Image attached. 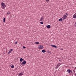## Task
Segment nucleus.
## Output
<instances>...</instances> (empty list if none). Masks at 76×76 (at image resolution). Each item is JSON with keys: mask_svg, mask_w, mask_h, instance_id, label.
Instances as JSON below:
<instances>
[{"mask_svg": "<svg viewBox=\"0 0 76 76\" xmlns=\"http://www.w3.org/2000/svg\"><path fill=\"white\" fill-rule=\"evenodd\" d=\"M44 18V16H42L40 20V21H43Z\"/></svg>", "mask_w": 76, "mask_h": 76, "instance_id": "nucleus-4", "label": "nucleus"}, {"mask_svg": "<svg viewBox=\"0 0 76 76\" xmlns=\"http://www.w3.org/2000/svg\"><path fill=\"white\" fill-rule=\"evenodd\" d=\"M10 51H13V49H10Z\"/></svg>", "mask_w": 76, "mask_h": 76, "instance_id": "nucleus-23", "label": "nucleus"}, {"mask_svg": "<svg viewBox=\"0 0 76 76\" xmlns=\"http://www.w3.org/2000/svg\"><path fill=\"white\" fill-rule=\"evenodd\" d=\"M15 44H18V42H15Z\"/></svg>", "mask_w": 76, "mask_h": 76, "instance_id": "nucleus-22", "label": "nucleus"}, {"mask_svg": "<svg viewBox=\"0 0 76 76\" xmlns=\"http://www.w3.org/2000/svg\"><path fill=\"white\" fill-rule=\"evenodd\" d=\"M1 7L2 9H5V7H6V4L4 3L3 2L1 3Z\"/></svg>", "mask_w": 76, "mask_h": 76, "instance_id": "nucleus-1", "label": "nucleus"}, {"mask_svg": "<svg viewBox=\"0 0 76 76\" xmlns=\"http://www.w3.org/2000/svg\"><path fill=\"white\" fill-rule=\"evenodd\" d=\"M71 73H72V71H71Z\"/></svg>", "mask_w": 76, "mask_h": 76, "instance_id": "nucleus-29", "label": "nucleus"}, {"mask_svg": "<svg viewBox=\"0 0 76 76\" xmlns=\"http://www.w3.org/2000/svg\"><path fill=\"white\" fill-rule=\"evenodd\" d=\"M39 43V42H35L34 43L35 44H38Z\"/></svg>", "mask_w": 76, "mask_h": 76, "instance_id": "nucleus-13", "label": "nucleus"}, {"mask_svg": "<svg viewBox=\"0 0 76 76\" xmlns=\"http://www.w3.org/2000/svg\"><path fill=\"white\" fill-rule=\"evenodd\" d=\"M23 75V73L22 72L20 73V74L18 75L19 76H22Z\"/></svg>", "mask_w": 76, "mask_h": 76, "instance_id": "nucleus-7", "label": "nucleus"}, {"mask_svg": "<svg viewBox=\"0 0 76 76\" xmlns=\"http://www.w3.org/2000/svg\"><path fill=\"white\" fill-rule=\"evenodd\" d=\"M46 27H47V28H48V26H46Z\"/></svg>", "mask_w": 76, "mask_h": 76, "instance_id": "nucleus-28", "label": "nucleus"}, {"mask_svg": "<svg viewBox=\"0 0 76 76\" xmlns=\"http://www.w3.org/2000/svg\"><path fill=\"white\" fill-rule=\"evenodd\" d=\"M73 18L74 19L76 18V13L73 16Z\"/></svg>", "mask_w": 76, "mask_h": 76, "instance_id": "nucleus-5", "label": "nucleus"}, {"mask_svg": "<svg viewBox=\"0 0 76 76\" xmlns=\"http://www.w3.org/2000/svg\"><path fill=\"white\" fill-rule=\"evenodd\" d=\"M58 20L59 21H60V22H61L62 21L63 19H62V18H61L60 19H59Z\"/></svg>", "mask_w": 76, "mask_h": 76, "instance_id": "nucleus-11", "label": "nucleus"}, {"mask_svg": "<svg viewBox=\"0 0 76 76\" xmlns=\"http://www.w3.org/2000/svg\"><path fill=\"white\" fill-rule=\"evenodd\" d=\"M59 66L58 65H57V66H56V69H58Z\"/></svg>", "mask_w": 76, "mask_h": 76, "instance_id": "nucleus-17", "label": "nucleus"}, {"mask_svg": "<svg viewBox=\"0 0 76 76\" xmlns=\"http://www.w3.org/2000/svg\"><path fill=\"white\" fill-rule=\"evenodd\" d=\"M40 23H41V24L42 25V24H43V22H40Z\"/></svg>", "mask_w": 76, "mask_h": 76, "instance_id": "nucleus-21", "label": "nucleus"}, {"mask_svg": "<svg viewBox=\"0 0 76 76\" xmlns=\"http://www.w3.org/2000/svg\"><path fill=\"white\" fill-rule=\"evenodd\" d=\"M62 64V63H59L57 65H58L59 66L61 65Z\"/></svg>", "mask_w": 76, "mask_h": 76, "instance_id": "nucleus-10", "label": "nucleus"}, {"mask_svg": "<svg viewBox=\"0 0 76 76\" xmlns=\"http://www.w3.org/2000/svg\"><path fill=\"white\" fill-rule=\"evenodd\" d=\"M75 71L74 72V73H75Z\"/></svg>", "mask_w": 76, "mask_h": 76, "instance_id": "nucleus-31", "label": "nucleus"}, {"mask_svg": "<svg viewBox=\"0 0 76 76\" xmlns=\"http://www.w3.org/2000/svg\"><path fill=\"white\" fill-rule=\"evenodd\" d=\"M23 48H26V47H25V46H23Z\"/></svg>", "mask_w": 76, "mask_h": 76, "instance_id": "nucleus-26", "label": "nucleus"}, {"mask_svg": "<svg viewBox=\"0 0 76 76\" xmlns=\"http://www.w3.org/2000/svg\"><path fill=\"white\" fill-rule=\"evenodd\" d=\"M67 18V16L66 15H64L63 16L62 18L63 19V20H64L65 19H66Z\"/></svg>", "mask_w": 76, "mask_h": 76, "instance_id": "nucleus-3", "label": "nucleus"}, {"mask_svg": "<svg viewBox=\"0 0 76 76\" xmlns=\"http://www.w3.org/2000/svg\"><path fill=\"white\" fill-rule=\"evenodd\" d=\"M67 72L68 73H70L71 71L70 69H68L67 70Z\"/></svg>", "mask_w": 76, "mask_h": 76, "instance_id": "nucleus-8", "label": "nucleus"}, {"mask_svg": "<svg viewBox=\"0 0 76 76\" xmlns=\"http://www.w3.org/2000/svg\"><path fill=\"white\" fill-rule=\"evenodd\" d=\"M48 0H47V1Z\"/></svg>", "mask_w": 76, "mask_h": 76, "instance_id": "nucleus-34", "label": "nucleus"}, {"mask_svg": "<svg viewBox=\"0 0 76 76\" xmlns=\"http://www.w3.org/2000/svg\"><path fill=\"white\" fill-rule=\"evenodd\" d=\"M42 53H45V51L44 50H42Z\"/></svg>", "mask_w": 76, "mask_h": 76, "instance_id": "nucleus-14", "label": "nucleus"}, {"mask_svg": "<svg viewBox=\"0 0 76 76\" xmlns=\"http://www.w3.org/2000/svg\"><path fill=\"white\" fill-rule=\"evenodd\" d=\"M66 15H67V16L68 15V14L67 13H66Z\"/></svg>", "mask_w": 76, "mask_h": 76, "instance_id": "nucleus-24", "label": "nucleus"}, {"mask_svg": "<svg viewBox=\"0 0 76 76\" xmlns=\"http://www.w3.org/2000/svg\"><path fill=\"white\" fill-rule=\"evenodd\" d=\"M51 27V26L50 25H48V28H50Z\"/></svg>", "mask_w": 76, "mask_h": 76, "instance_id": "nucleus-15", "label": "nucleus"}, {"mask_svg": "<svg viewBox=\"0 0 76 76\" xmlns=\"http://www.w3.org/2000/svg\"><path fill=\"white\" fill-rule=\"evenodd\" d=\"M75 76H76V74L75 75Z\"/></svg>", "mask_w": 76, "mask_h": 76, "instance_id": "nucleus-32", "label": "nucleus"}, {"mask_svg": "<svg viewBox=\"0 0 76 76\" xmlns=\"http://www.w3.org/2000/svg\"><path fill=\"white\" fill-rule=\"evenodd\" d=\"M26 63V61H24L22 63H21V64H25Z\"/></svg>", "mask_w": 76, "mask_h": 76, "instance_id": "nucleus-6", "label": "nucleus"}, {"mask_svg": "<svg viewBox=\"0 0 76 76\" xmlns=\"http://www.w3.org/2000/svg\"><path fill=\"white\" fill-rule=\"evenodd\" d=\"M10 12L8 11L7 13V15H9V14H10Z\"/></svg>", "mask_w": 76, "mask_h": 76, "instance_id": "nucleus-18", "label": "nucleus"}, {"mask_svg": "<svg viewBox=\"0 0 76 76\" xmlns=\"http://www.w3.org/2000/svg\"><path fill=\"white\" fill-rule=\"evenodd\" d=\"M61 61V60L60 59H59V61Z\"/></svg>", "mask_w": 76, "mask_h": 76, "instance_id": "nucleus-27", "label": "nucleus"}, {"mask_svg": "<svg viewBox=\"0 0 76 76\" xmlns=\"http://www.w3.org/2000/svg\"><path fill=\"white\" fill-rule=\"evenodd\" d=\"M48 53H50V52H48Z\"/></svg>", "mask_w": 76, "mask_h": 76, "instance_id": "nucleus-33", "label": "nucleus"}, {"mask_svg": "<svg viewBox=\"0 0 76 76\" xmlns=\"http://www.w3.org/2000/svg\"><path fill=\"white\" fill-rule=\"evenodd\" d=\"M61 50H63V49H62V48H61Z\"/></svg>", "mask_w": 76, "mask_h": 76, "instance_id": "nucleus-30", "label": "nucleus"}, {"mask_svg": "<svg viewBox=\"0 0 76 76\" xmlns=\"http://www.w3.org/2000/svg\"><path fill=\"white\" fill-rule=\"evenodd\" d=\"M11 53V51H10L9 52H8V54H10Z\"/></svg>", "mask_w": 76, "mask_h": 76, "instance_id": "nucleus-16", "label": "nucleus"}, {"mask_svg": "<svg viewBox=\"0 0 76 76\" xmlns=\"http://www.w3.org/2000/svg\"><path fill=\"white\" fill-rule=\"evenodd\" d=\"M75 26L76 27V22H75Z\"/></svg>", "mask_w": 76, "mask_h": 76, "instance_id": "nucleus-25", "label": "nucleus"}, {"mask_svg": "<svg viewBox=\"0 0 76 76\" xmlns=\"http://www.w3.org/2000/svg\"><path fill=\"white\" fill-rule=\"evenodd\" d=\"M20 61L21 62H22L23 61V58H21L20 59Z\"/></svg>", "mask_w": 76, "mask_h": 76, "instance_id": "nucleus-12", "label": "nucleus"}, {"mask_svg": "<svg viewBox=\"0 0 76 76\" xmlns=\"http://www.w3.org/2000/svg\"><path fill=\"white\" fill-rule=\"evenodd\" d=\"M38 48L39 49H42V48H44V47L43 45H38Z\"/></svg>", "mask_w": 76, "mask_h": 76, "instance_id": "nucleus-2", "label": "nucleus"}, {"mask_svg": "<svg viewBox=\"0 0 76 76\" xmlns=\"http://www.w3.org/2000/svg\"><path fill=\"white\" fill-rule=\"evenodd\" d=\"M11 68H14V65H12L11 66Z\"/></svg>", "mask_w": 76, "mask_h": 76, "instance_id": "nucleus-20", "label": "nucleus"}, {"mask_svg": "<svg viewBox=\"0 0 76 76\" xmlns=\"http://www.w3.org/2000/svg\"><path fill=\"white\" fill-rule=\"evenodd\" d=\"M5 18H4L3 19V20L4 22H5Z\"/></svg>", "mask_w": 76, "mask_h": 76, "instance_id": "nucleus-19", "label": "nucleus"}, {"mask_svg": "<svg viewBox=\"0 0 76 76\" xmlns=\"http://www.w3.org/2000/svg\"><path fill=\"white\" fill-rule=\"evenodd\" d=\"M51 46L52 47H53L54 48H57V46L54 45H51Z\"/></svg>", "mask_w": 76, "mask_h": 76, "instance_id": "nucleus-9", "label": "nucleus"}]
</instances>
